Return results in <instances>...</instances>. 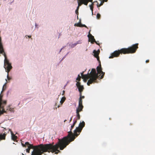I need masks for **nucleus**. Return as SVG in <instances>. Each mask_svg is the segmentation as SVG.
<instances>
[{"label":"nucleus","mask_w":155,"mask_h":155,"mask_svg":"<svg viewBox=\"0 0 155 155\" xmlns=\"http://www.w3.org/2000/svg\"><path fill=\"white\" fill-rule=\"evenodd\" d=\"M2 44V42L1 38V37H0V44Z\"/></svg>","instance_id":"33"},{"label":"nucleus","mask_w":155,"mask_h":155,"mask_svg":"<svg viewBox=\"0 0 155 155\" xmlns=\"http://www.w3.org/2000/svg\"><path fill=\"white\" fill-rule=\"evenodd\" d=\"M78 6H80L82 4L87 5L89 2H92L93 0H78Z\"/></svg>","instance_id":"7"},{"label":"nucleus","mask_w":155,"mask_h":155,"mask_svg":"<svg viewBox=\"0 0 155 155\" xmlns=\"http://www.w3.org/2000/svg\"><path fill=\"white\" fill-rule=\"evenodd\" d=\"M88 75L90 76V78L88 80L87 84L88 86H90V84H92L93 83L96 82V81L99 76L98 74L96 72V70L94 68L92 69L90 74Z\"/></svg>","instance_id":"3"},{"label":"nucleus","mask_w":155,"mask_h":155,"mask_svg":"<svg viewBox=\"0 0 155 155\" xmlns=\"http://www.w3.org/2000/svg\"><path fill=\"white\" fill-rule=\"evenodd\" d=\"M76 85L77 86V87H79V86H81V83L80 82H77V83L76 84Z\"/></svg>","instance_id":"25"},{"label":"nucleus","mask_w":155,"mask_h":155,"mask_svg":"<svg viewBox=\"0 0 155 155\" xmlns=\"http://www.w3.org/2000/svg\"><path fill=\"white\" fill-rule=\"evenodd\" d=\"M104 3V1H103V0H102V1H101V3L99 5H98V4L97 5V7H99L101 6V5H103V4Z\"/></svg>","instance_id":"23"},{"label":"nucleus","mask_w":155,"mask_h":155,"mask_svg":"<svg viewBox=\"0 0 155 155\" xmlns=\"http://www.w3.org/2000/svg\"><path fill=\"white\" fill-rule=\"evenodd\" d=\"M81 23H78V24H74V26H77L81 27Z\"/></svg>","instance_id":"24"},{"label":"nucleus","mask_w":155,"mask_h":155,"mask_svg":"<svg viewBox=\"0 0 155 155\" xmlns=\"http://www.w3.org/2000/svg\"><path fill=\"white\" fill-rule=\"evenodd\" d=\"M6 83L4 84V85H3V88H2V92L4 91H5L6 89Z\"/></svg>","instance_id":"20"},{"label":"nucleus","mask_w":155,"mask_h":155,"mask_svg":"<svg viewBox=\"0 0 155 155\" xmlns=\"http://www.w3.org/2000/svg\"><path fill=\"white\" fill-rule=\"evenodd\" d=\"M76 117H77V118L75 120H77V121L78 120H79L80 118V116L79 114V112H76Z\"/></svg>","instance_id":"15"},{"label":"nucleus","mask_w":155,"mask_h":155,"mask_svg":"<svg viewBox=\"0 0 155 155\" xmlns=\"http://www.w3.org/2000/svg\"><path fill=\"white\" fill-rule=\"evenodd\" d=\"M66 121H67V120H64V122H65Z\"/></svg>","instance_id":"40"},{"label":"nucleus","mask_w":155,"mask_h":155,"mask_svg":"<svg viewBox=\"0 0 155 155\" xmlns=\"http://www.w3.org/2000/svg\"><path fill=\"white\" fill-rule=\"evenodd\" d=\"M78 42L79 41H78V42H77V43H74V44H72V45H71V47L72 48H74V47L75 46H76L78 44H79V43H78Z\"/></svg>","instance_id":"22"},{"label":"nucleus","mask_w":155,"mask_h":155,"mask_svg":"<svg viewBox=\"0 0 155 155\" xmlns=\"http://www.w3.org/2000/svg\"><path fill=\"white\" fill-rule=\"evenodd\" d=\"M81 75L82 76V77H83V76L84 75L83 74V72L81 73Z\"/></svg>","instance_id":"36"},{"label":"nucleus","mask_w":155,"mask_h":155,"mask_svg":"<svg viewBox=\"0 0 155 155\" xmlns=\"http://www.w3.org/2000/svg\"><path fill=\"white\" fill-rule=\"evenodd\" d=\"M93 4L92 3L90 5V8L92 12L93 13Z\"/></svg>","instance_id":"21"},{"label":"nucleus","mask_w":155,"mask_h":155,"mask_svg":"<svg viewBox=\"0 0 155 155\" xmlns=\"http://www.w3.org/2000/svg\"><path fill=\"white\" fill-rule=\"evenodd\" d=\"M72 117L71 118H70V121H69V122H71V120H72Z\"/></svg>","instance_id":"35"},{"label":"nucleus","mask_w":155,"mask_h":155,"mask_svg":"<svg viewBox=\"0 0 155 155\" xmlns=\"http://www.w3.org/2000/svg\"><path fill=\"white\" fill-rule=\"evenodd\" d=\"M9 130L10 131L11 133L12 139L15 141L17 139V137L13 133L12 131L11 130L9 129Z\"/></svg>","instance_id":"11"},{"label":"nucleus","mask_w":155,"mask_h":155,"mask_svg":"<svg viewBox=\"0 0 155 155\" xmlns=\"http://www.w3.org/2000/svg\"><path fill=\"white\" fill-rule=\"evenodd\" d=\"M0 53L2 54L4 56L5 55L6 59H7L6 54L4 52L3 47L2 44H0Z\"/></svg>","instance_id":"9"},{"label":"nucleus","mask_w":155,"mask_h":155,"mask_svg":"<svg viewBox=\"0 0 155 155\" xmlns=\"http://www.w3.org/2000/svg\"><path fill=\"white\" fill-rule=\"evenodd\" d=\"M7 110H8L10 111H11V108L10 107V106H9L7 108Z\"/></svg>","instance_id":"30"},{"label":"nucleus","mask_w":155,"mask_h":155,"mask_svg":"<svg viewBox=\"0 0 155 155\" xmlns=\"http://www.w3.org/2000/svg\"><path fill=\"white\" fill-rule=\"evenodd\" d=\"M60 107V106L58 105V107Z\"/></svg>","instance_id":"41"},{"label":"nucleus","mask_w":155,"mask_h":155,"mask_svg":"<svg viewBox=\"0 0 155 155\" xmlns=\"http://www.w3.org/2000/svg\"><path fill=\"white\" fill-rule=\"evenodd\" d=\"M97 18L98 19H100L101 17V15L99 13L97 14Z\"/></svg>","instance_id":"27"},{"label":"nucleus","mask_w":155,"mask_h":155,"mask_svg":"<svg viewBox=\"0 0 155 155\" xmlns=\"http://www.w3.org/2000/svg\"><path fill=\"white\" fill-rule=\"evenodd\" d=\"M88 37L89 39V40L90 41L91 43H93L94 42H96L95 39L94 38V37L91 34L88 35Z\"/></svg>","instance_id":"8"},{"label":"nucleus","mask_w":155,"mask_h":155,"mask_svg":"<svg viewBox=\"0 0 155 155\" xmlns=\"http://www.w3.org/2000/svg\"><path fill=\"white\" fill-rule=\"evenodd\" d=\"M83 105H78V108L76 109V112H80L82 111L83 109Z\"/></svg>","instance_id":"12"},{"label":"nucleus","mask_w":155,"mask_h":155,"mask_svg":"<svg viewBox=\"0 0 155 155\" xmlns=\"http://www.w3.org/2000/svg\"><path fill=\"white\" fill-rule=\"evenodd\" d=\"M28 37L29 38H31V36L30 35V36H28Z\"/></svg>","instance_id":"39"},{"label":"nucleus","mask_w":155,"mask_h":155,"mask_svg":"<svg viewBox=\"0 0 155 155\" xmlns=\"http://www.w3.org/2000/svg\"><path fill=\"white\" fill-rule=\"evenodd\" d=\"M6 101H3L2 97L0 95V114H3L5 112L4 108V106L6 104Z\"/></svg>","instance_id":"6"},{"label":"nucleus","mask_w":155,"mask_h":155,"mask_svg":"<svg viewBox=\"0 0 155 155\" xmlns=\"http://www.w3.org/2000/svg\"><path fill=\"white\" fill-rule=\"evenodd\" d=\"M100 51L99 50H98L97 51H96V50H94L93 51V53L94 54V55L95 57H97L98 56L99 54Z\"/></svg>","instance_id":"13"},{"label":"nucleus","mask_w":155,"mask_h":155,"mask_svg":"<svg viewBox=\"0 0 155 155\" xmlns=\"http://www.w3.org/2000/svg\"><path fill=\"white\" fill-rule=\"evenodd\" d=\"M78 105H82V100L81 99V98H79V104Z\"/></svg>","instance_id":"19"},{"label":"nucleus","mask_w":155,"mask_h":155,"mask_svg":"<svg viewBox=\"0 0 155 155\" xmlns=\"http://www.w3.org/2000/svg\"><path fill=\"white\" fill-rule=\"evenodd\" d=\"M84 79L83 81H84L85 82H87V80L89 79L90 78V76L88 75V73L87 74H84V75L83 76V78Z\"/></svg>","instance_id":"10"},{"label":"nucleus","mask_w":155,"mask_h":155,"mask_svg":"<svg viewBox=\"0 0 155 155\" xmlns=\"http://www.w3.org/2000/svg\"><path fill=\"white\" fill-rule=\"evenodd\" d=\"M75 13L76 14L78 15V9H76L75 11Z\"/></svg>","instance_id":"28"},{"label":"nucleus","mask_w":155,"mask_h":155,"mask_svg":"<svg viewBox=\"0 0 155 155\" xmlns=\"http://www.w3.org/2000/svg\"><path fill=\"white\" fill-rule=\"evenodd\" d=\"M76 123H77V120H74V122L73 123V125H72L71 126V129H70V131H71V132H72L71 130H72V128L74 126V125Z\"/></svg>","instance_id":"16"},{"label":"nucleus","mask_w":155,"mask_h":155,"mask_svg":"<svg viewBox=\"0 0 155 155\" xmlns=\"http://www.w3.org/2000/svg\"><path fill=\"white\" fill-rule=\"evenodd\" d=\"M64 91H63V92L64 93Z\"/></svg>","instance_id":"42"},{"label":"nucleus","mask_w":155,"mask_h":155,"mask_svg":"<svg viewBox=\"0 0 155 155\" xmlns=\"http://www.w3.org/2000/svg\"><path fill=\"white\" fill-rule=\"evenodd\" d=\"M81 77L79 74L78 75V78H76V80L80 81L81 80Z\"/></svg>","instance_id":"26"},{"label":"nucleus","mask_w":155,"mask_h":155,"mask_svg":"<svg viewBox=\"0 0 155 155\" xmlns=\"http://www.w3.org/2000/svg\"><path fill=\"white\" fill-rule=\"evenodd\" d=\"M149 61V60H147L146 61V62L147 63H148Z\"/></svg>","instance_id":"34"},{"label":"nucleus","mask_w":155,"mask_h":155,"mask_svg":"<svg viewBox=\"0 0 155 155\" xmlns=\"http://www.w3.org/2000/svg\"><path fill=\"white\" fill-rule=\"evenodd\" d=\"M95 43H96V44H97V45H99V43H98V42H97L96 41V42H95Z\"/></svg>","instance_id":"38"},{"label":"nucleus","mask_w":155,"mask_h":155,"mask_svg":"<svg viewBox=\"0 0 155 155\" xmlns=\"http://www.w3.org/2000/svg\"><path fill=\"white\" fill-rule=\"evenodd\" d=\"M78 88V91H83V90L84 89V87L83 85H81L80 86H79Z\"/></svg>","instance_id":"18"},{"label":"nucleus","mask_w":155,"mask_h":155,"mask_svg":"<svg viewBox=\"0 0 155 155\" xmlns=\"http://www.w3.org/2000/svg\"><path fill=\"white\" fill-rule=\"evenodd\" d=\"M138 43L133 45L131 46L128 48H123L117 51H115L111 54L109 57V58H112L114 57H117L119 56L120 54H127L133 53L136 51L138 48Z\"/></svg>","instance_id":"2"},{"label":"nucleus","mask_w":155,"mask_h":155,"mask_svg":"<svg viewBox=\"0 0 155 155\" xmlns=\"http://www.w3.org/2000/svg\"><path fill=\"white\" fill-rule=\"evenodd\" d=\"M96 58H97V61H98L100 63V65L98 66H97V73L98 74H102L101 77H100V78L101 79H102L104 77V75L105 74V73L103 72L102 71V69L101 64V61L99 60V56H98L97 57H96Z\"/></svg>","instance_id":"5"},{"label":"nucleus","mask_w":155,"mask_h":155,"mask_svg":"<svg viewBox=\"0 0 155 155\" xmlns=\"http://www.w3.org/2000/svg\"><path fill=\"white\" fill-rule=\"evenodd\" d=\"M5 56V60L4 61V68L6 72L8 73L7 78L8 80L11 79V78L9 76L8 73L12 68L11 64L9 62L8 59H6Z\"/></svg>","instance_id":"4"},{"label":"nucleus","mask_w":155,"mask_h":155,"mask_svg":"<svg viewBox=\"0 0 155 155\" xmlns=\"http://www.w3.org/2000/svg\"><path fill=\"white\" fill-rule=\"evenodd\" d=\"M6 134H0V140H5V138Z\"/></svg>","instance_id":"14"},{"label":"nucleus","mask_w":155,"mask_h":155,"mask_svg":"<svg viewBox=\"0 0 155 155\" xmlns=\"http://www.w3.org/2000/svg\"><path fill=\"white\" fill-rule=\"evenodd\" d=\"M81 27H85V28H87V26L86 25H82L81 24Z\"/></svg>","instance_id":"31"},{"label":"nucleus","mask_w":155,"mask_h":155,"mask_svg":"<svg viewBox=\"0 0 155 155\" xmlns=\"http://www.w3.org/2000/svg\"><path fill=\"white\" fill-rule=\"evenodd\" d=\"M85 122L83 121L80 122L79 127H77L74 131L73 134L71 131L68 132V135L64 137L62 139H58L59 141L54 145L53 144H41L37 145L34 146L30 144L28 142H26L25 144L21 140V144L23 147H27L26 149V152L29 153L31 149H33L31 155H41L44 153L51 152L58 154L60 152L58 150L59 148L60 150H63L71 142L74 141L76 137H77L81 132L82 128L85 126Z\"/></svg>","instance_id":"1"},{"label":"nucleus","mask_w":155,"mask_h":155,"mask_svg":"<svg viewBox=\"0 0 155 155\" xmlns=\"http://www.w3.org/2000/svg\"><path fill=\"white\" fill-rule=\"evenodd\" d=\"M79 8V6H78V7H77V9H78H78Z\"/></svg>","instance_id":"37"},{"label":"nucleus","mask_w":155,"mask_h":155,"mask_svg":"<svg viewBox=\"0 0 155 155\" xmlns=\"http://www.w3.org/2000/svg\"><path fill=\"white\" fill-rule=\"evenodd\" d=\"M79 93H80V96H81V95H82V92L83 91H79Z\"/></svg>","instance_id":"32"},{"label":"nucleus","mask_w":155,"mask_h":155,"mask_svg":"<svg viewBox=\"0 0 155 155\" xmlns=\"http://www.w3.org/2000/svg\"><path fill=\"white\" fill-rule=\"evenodd\" d=\"M79 98H81V99H84V96H82V95H81V96H80Z\"/></svg>","instance_id":"29"},{"label":"nucleus","mask_w":155,"mask_h":155,"mask_svg":"<svg viewBox=\"0 0 155 155\" xmlns=\"http://www.w3.org/2000/svg\"><path fill=\"white\" fill-rule=\"evenodd\" d=\"M66 99V98L64 97H62L60 101L61 105H62Z\"/></svg>","instance_id":"17"}]
</instances>
